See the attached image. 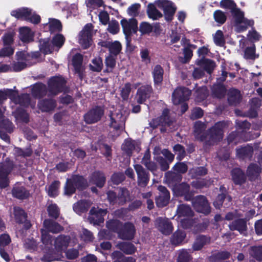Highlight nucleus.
Here are the masks:
<instances>
[{
    "label": "nucleus",
    "instance_id": "2",
    "mask_svg": "<svg viewBox=\"0 0 262 262\" xmlns=\"http://www.w3.org/2000/svg\"><path fill=\"white\" fill-rule=\"evenodd\" d=\"M67 80L62 76L51 77L48 81L50 95L56 96L66 90Z\"/></svg>",
    "mask_w": 262,
    "mask_h": 262
},
{
    "label": "nucleus",
    "instance_id": "61",
    "mask_svg": "<svg viewBox=\"0 0 262 262\" xmlns=\"http://www.w3.org/2000/svg\"><path fill=\"white\" fill-rule=\"evenodd\" d=\"M213 40L215 44L219 47H224L225 45V39L222 31L218 30L213 36Z\"/></svg>",
    "mask_w": 262,
    "mask_h": 262
},
{
    "label": "nucleus",
    "instance_id": "7",
    "mask_svg": "<svg viewBox=\"0 0 262 262\" xmlns=\"http://www.w3.org/2000/svg\"><path fill=\"white\" fill-rule=\"evenodd\" d=\"M93 28L91 23L86 24L80 33L79 42L84 49L89 48L92 45Z\"/></svg>",
    "mask_w": 262,
    "mask_h": 262
},
{
    "label": "nucleus",
    "instance_id": "17",
    "mask_svg": "<svg viewBox=\"0 0 262 262\" xmlns=\"http://www.w3.org/2000/svg\"><path fill=\"white\" fill-rule=\"evenodd\" d=\"M124 34H136L138 30V21L135 18H132L127 20L123 18L120 21Z\"/></svg>",
    "mask_w": 262,
    "mask_h": 262
},
{
    "label": "nucleus",
    "instance_id": "37",
    "mask_svg": "<svg viewBox=\"0 0 262 262\" xmlns=\"http://www.w3.org/2000/svg\"><path fill=\"white\" fill-rule=\"evenodd\" d=\"M39 50L45 55L50 54L54 51V47L49 38L39 40Z\"/></svg>",
    "mask_w": 262,
    "mask_h": 262
},
{
    "label": "nucleus",
    "instance_id": "64",
    "mask_svg": "<svg viewBox=\"0 0 262 262\" xmlns=\"http://www.w3.org/2000/svg\"><path fill=\"white\" fill-rule=\"evenodd\" d=\"M208 172L207 169L204 166H200L193 168L190 170L191 177L196 178L198 177L204 176Z\"/></svg>",
    "mask_w": 262,
    "mask_h": 262
},
{
    "label": "nucleus",
    "instance_id": "34",
    "mask_svg": "<svg viewBox=\"0 0 262 262\" xmlns=\"http://www.w3.org/2000/svg\"><path fill=\"white\" fill-rule=\"evenodd\" d=\"M211 91L213 97L221 99L225 97L227 89L223 83L219 82L213 85Z\"/></svg>",
    "mask_w": 262,
    "mask_h": 262
},
{
    "label": "nucleus",
    "instance_id": "48",
    "mask_svg": "<svg viewBox=\"0 0 262 262\" xmlns=\"http://www.w3.org/2000/svg\"><path fill=\"white\" fill-rule=\"evenodd\" d=\"M49 29L51 33L61 31L62 26L61 21L57 19H51L49 22Z\"/></svg>",
    "mask_w": 262,
    "mask_h": 262
},
{
    "label": "nucleus",
    "instance_id": "29",
    "mask_svg": "<svg viewBox=\"0 0 262 262\" xmlns=\"http://www.w3.org/2000/svg\"><path fill=\"white\" fill-rule=\"evenodd\" d=\"M13 196L19 200H23L29 198L30 194L29 191L24 186L15 185L12 190Z\"/></svg>",
    "mask_w": 262,
    "mask_h": 262
},
{
    "label": "nucleus",
    "instance_id": "28",
    "mask_svg": "<svg viewBox=\"0 0 262 262\" xmlns=\"http://www.w3.org/2000/svg\"><path fill=\"white\" fill-rule=\"evenodd\" d=\"M48 91V87L41 82H38L33 85L31 93L34 98L40 99L47 95Z\"/></svg>",
    "mask_w": 262,
    "mask_h": 262
},
{
    "label": "nucleus",
    "instance_id": "21",
    "mask_svg": "<svg viewBox=\"0 0 262 262\" xmlns=\"http://www.w3.org/2000/svg\"><path fill=\"white\" fill-rule=\"evenodd\" d=\"M195 64L202 68L204 72H206L209 74H212L216 67L214 61L205 57L197 59L195 61Z\"/></svg>",
    "mask_w": 262,
    "mask_h": 262
},
{
    "label": "nucleus",
    "instance_id": "15",
    "mask_svg": "<svg viewBox=\"0 0 262 262\" xmlns=\"http://www.w3.org/2000/svg\"><path fill=\"white\" fill-rule=\"evenodd\" d=\"M159 194L156 198V204L158 207L163 208L166 206L170 201V192L164 186L160 185L158 187Z\"/></svg>",
    "mask_w": 262,
    "mask_h": 262
},
{
    "label": "nucleus",
    "instance_id": "54",
    "mask_svg": "<svg viewBox=\"0 0 262 262\" xmlns=\"http://www.w3.org/2000/svg\"><path fill=\"white\" fill-rule=\"evenodd\" d=\"M32 153L33 151L30 146L24 149L18 147H15L14 148V155L16 157H29L32 155Z\"/></svg>",
    "mask_w": 262,
    "mask_h": 262
},
{
    "label": "nucleus",
    "instance_id": "10",
    "mask_svg": "<svg viewBox=\"0 0 262 262\" xmlns=\"http://www.w3.org/2000/svg\"><path fill=\"white\" fill-rule=\"evenodd\" d=\"M134 169L137 176L138 185L142 188L146 187L150 181V174L141 165H134Z\"/></svg>",
    "mask_w": 262,
    "mask_h": 262
},
{
    "label": "nucleus",
    "instance_id": "36",
    "mask_svg": "<svg viewBox=\"0 0 262 262\" xmlns=\"http://www.w3.org/2000/svg\"><path fill=\"white\" fill-rule=\"evenodd\" d=\"M177 213L179 217H191L194 215V212L191 207L184 204H180L178 206Z\"/></svg>",
    "mask_w": 262,
    "mask_h": 262
},
{
    "label": "nucleus",
    "instance_id": "47",
    "mask_svg": "<svg viewBox=\"0 0 262 262\" xmlns=\"http://www.w3.org/2000/svg\"><path fill=\"white\" fill-rule=\"evenodd\" d=\"M123 223L117 220H111L107 222L106 227L107 229L113 232L118 234Z\"/></svg>",
    "mask_w": 262,
    "mask_h": 262
},
{
    "label": "nucleus",
    "instance_id": "58",
    "mask_svg": "<svg viewBox=\"0 0 262 262\" xmlns=\"http://www.w3.org/2000/svg\"><path fill=\"white\" fill-rule=\"evenodd\" d=\"M173 150L177 155V159L180 161L186 156L185 147L180 144H176L173 147Z\"/></svg>",
    "mask_w": 262,
    "mask_h": 262
},
{
    "label": "nucleus",
    "instance_id": "38",
    "mask_svg": "<svg viewBox=\"0 0 262 262\" xmlns=\"http://www.w3.org/2000/svg\"><path fill=\"white\" fill-rule=\"evenodd\" d=\"M172 3L170 4H163V12L165 19L168 21H171L173 19V16L176 13L177 8L172 5Z\"/></svg>",
    "mask_w": 262,
    "mask_h": 262
},
{
    "label": "nucleus",
    "instance_id": "12",
    "mask_svg": "<svg viewBox=\"0 0 262 262\" xmlns=\"http://www.w3.org/2000/svg\"><path fill=\"white\" fill-rule=\"evenodd\" d=\"M155 227L162 234L170 235L173 230L172 223L168 219L162 217L156 218L155 221Z\"/></svg>",
    "mask_w": 262,
    "mask_h": 262
},
{
    "label": "nucleus",
    "instance_id": "44",
    "mask_svg": "<svg viewBox=\"0 0 262 262\" xmlns=\"http://www.w3.org/2000/svg\"><path fill=\"white\" fill-rule=\"evenodd\" d=\"M14 215L15 222L19 224H23L27 218L25 210L19 207L14 208Z\"/></svg>",
    "mask_w": 262,
    "mask_h": 262
},
{
    "label": "nucleus",
    "instance_id": "56",
    "mask_svg": "<svg viewBox=\"0 0 262 262\" xmlns=\"http://www.w3.org/2000/svg\"><path fill=\"white\" fill-rule=\"evenodd\" d=\"M231 12L234 19L235 26L242 24V20L245 18L244 12L236 7Z\"/></svg>",
    "mask_w": 262,
    "mask_h": 262
},
{
    "label": "nucleus",
    "instance_id": "33",
    "mask_svg": "<svg viewBox=\"0 0 262 262\" xmlns=\"http://www.w3.org/2000/svg\"><path fill=\"white\" fill-rule=\"evenodd\" d=\"M117 248L127 255H132L137 251L136 247L132 243L120 242L117 244Z\"/></svg>",
    "mask_w": 262,
    "mask_h": 262
},
{
    "label": "nucleus",
    "instance_id": "46",
    "mask_svg": "<svg viewBox=\"0 0 262 262\" xmlns=\"http://www.w3.org/2000/svg\"><path fill=\"white\" fill-rule=\"evenodd\" d=\"M76 189L71 179L68 178L64 186L63 194L70 197L76 192Z\"/></svg>",
    "mask_w": 262,
    "mask_h": 262
},
{
    "label": "nucleus",
    "instance_id": "50",
    "mask_svg": "<svg viewBox=\"0 0 262 262\" xmlns=\"http://www.w3.org/2000/svg\"><path fill=\"white\" fill-rule=\"evenodd\" d=\"M60 182L58 180H55L49 185L48 189V194L49 196L55 198L58 195V189Z\"/></svg>",
    "mask_w": 262,
    "mask_h": 262
},
{
    "label": "nucleus",
    "instance_id": "8",
    "mask_svg": "<svg viewBox=\"0 0 262 262\" xmlns=\"http://www.w3.org/2000/svg\"><path fill=\"white\" fill-rule=\"evenodd\" d=\"M191 91L184 86L178 87L172 94V100L174 105H179L189 99Z\"/></svg>",
    "mask_w": 262,
    "mask_h": 262
},
{
    "label": "nucleus",
    "instance_id": "24",
    "mask_svg": "<svg viewBox=\"0 0 262 262\" xmlns=\"http://www.w3.org/2000/svg\"><path fill=\"white\" fill-rule=\"evenodd\" d=\"M56 101L51 98L42 99L38 101V108L42 112H49L54 110L56 106Z\"/></svg>",
    "mask_w": 262,
    "mask_h": 262
},
{
    "label": "nucleus",
    "instance_id": "39",
    "mask_svg": "<svg viewBox=\"0 0 262 262\" xmlns=\"http://www.w3.org/2000/svg\"><path fill=\"white\" fill-rule=\"evenodd\" d=\"M165 177L167 182L169 185L171 186V187L175 185L180 184V183L182 179V175L175 172L169 171L167 172L166 173Z\"/></svg>",
    "mask_w": 262,
    "mask_h": 262
},
{
    "label": "nucleus",
    "instance_id": "20",
    "mask_svg": "<svg viewBox=\"0 0 262 262\" xmlns=\"http://www.w3.org/2000/svg\"><path fill=\"white\" fill-rule=\"evenodd\" d=\"M70 241L71 237L69 235L60 234L54 241L55 249L58 252L62 253L63 251L67 250Z\"/></svg>",
    "mask_w": 262,
    "mask_h": 262
},
{
    "label": "nucleus",
    "instance_id": "45",
    "mask_svg": "<svg viewBox=\"0 0 262 262\" xmlns=\"http://www.w3.org/2000/svg\"><path fill=\"white\" fill-rule=\"evenodd\" d=\"M15 103L19 104L21 106H27L31 101L30 95L27 93H23L12 99Z\"/></svg>",
    "mask_w": 262,
    "mask_h": 262
},
{
    "label": "nucleus",
    "instance_id": "11",
    "mask_svg": "<svg viewBox=\"0 0 262 262\" xmlns=\"http://www.w3.org/2000/svg\"><path fill=\"white\" fill-rule=\"evenodd\" d=\"M136 233V228L134 225L129 222L123 224L118 234L119 238L123 240L131 241Z\"/></svg>",
    "mask_w": 262,
    "mask_h": 262
},
{
    "label": "nucleus",
    "instance_id": "49",
    "mask_svg": "<svg viewBox=\"0 0 262 262\" xmlns=\"http://www.w3.org/2000/svg\"><path fill=\"white\" fill-rule=\"evenodd\" d=\"M20 39L24 43H28L33 40V36L27 27H24L20 30Z\"/></svg>",
    "mask_w": 262,
    "mask_h": 262
},
{
    "label": "nucleus",
    "instance_id": "41",
    "mask_svg": "<svg viewBox=\"0 0 262 262\" xmlns=\"http://www.w3.org/2000/svg\"><path fill=\"white\" fill-rule=\"evenodd\" d=\"M89 203L86 201H80L73 205L74 211L78 214L85 213L88 211L90 208Z\"/></svg>",
    "mask_w": 262,
    "mask_h": 262
},
{
    "label": "nucleus",
    "instance_id": "40",
    "mask_svg": "<svg viewBox=\"0 0 262 262\" xmlns=\"http://www.w3.org/2000/svg\"><path fill=\"white\" fill-rule=\"evenodd\" d=\"M147 14L148 17L153 20H157L163 16L162 13L152 3H149L147 6Z\"/></svg>",
    "mask_w": 262,
    "mask_h": 262
},
{
    "label": "nucleus",
    "instance_id": "3",
    "mask_svg": "<svg viewBox=\"0 0 262 262\" xmlns=\"http://www.w3.org/2000/svg\"><path fill=\"white\" fill-rule=\"evenodd\" d=\"M14 167V164L9 158L0 163V188H5L9 186L8 176Z\"/></svg>",
    "mask_w": 262,
    "mask_h": 262
},
{
    "label": "nucleus",
    "instance_id": "55",
    "mask_svg": "<svg viewBox=\"0 0 262 262\" xmlns=\"http://www.w3.org/2000/svg\"><path fill=\"white\" fill-rule=\"evenodd\" d=\"M92 64H90V69L93 72H100L103 68V61L100 57H95L92 61Z\"/></svg>",
    "mask_w": 262,
    "mask_h": 262
},
{
    "label": "nucleus",
    "instance_id": "31",
    "mask_svg": "<svg viewBox=\"0 0 262 262\" xmlns=\"http://www.w3.org/2000/svg\"><path fill=\"white\" fill-rule=\"evenodd\" d=\"M241 92L236 89H230L228 93V102L230 105L236 106L242 100Z\"/></svg>",
    "mask_w": 262,
    "mask_h": 262
},
{
    "label": "nucleus",
    "instance_id": "4",
    "mask_svg": "<svg viewBox=\"0 0 262 262\" xmlns=\"http://www.w3.org/2000/svg\"><path fill=\"white\" fill-rule=\"evenodd\" d=\"M171 189L176 196L183 197L186 201H191L194 196V191L191 190L190 185L186 182L175 185Z\"/></svg>",
    "mask_w": 262,
    "mask_h": 262
},
{
    "label": "nucleus",
    "instance_id": "53",
    "mask_svg": "<svg viewBox=\"0 0 262 262\" xmlns=\"http://www.w3.org/2000/svg\"><path fill=\"white\" fill-rule=\"evenodd\" d=\"M48 215L55 220L58 218L60 214V209L55 203L50 204L47 209Z\"/></svg>",
    "mask_w": 262,
    "mask_h": 262
},
{
    "label": "nucleus",
    "instance_id": "59",
    "mask_svg": "<svg viewBox=\"0 0 262 262\" xmlns=\"http://www.w3.org/2000/svg\"><path fill=\"white\" fill-rule=\"evenodd\" d=\"M65 40V37L62 34L57 33L53 37L51 41L54 47L60 49L64 45Z\"/></svg>",
    "mask_w": 262,
    "mask_h": 262
},
{
    "label": "nucleus",
    "instance_id": "57",
    "mask_svg": "<svg viewBox=\"0 0 262 262\" xmlns=\"http://www.w3.org/2000/svg\"><path fill=\"white\" fill-rule=\"evenodd\" d=\"M205 124L201 121L195 122L194 125V133L195 138L200 141V137L204 132Z\"/></svg>",
    "mask_w": 262,
    "mask_h": 262
},
{
    "label": "nucleus",
    "instance_id": "25",
    "mask_svg": "<svg viewBox=\"0 0 262 262\" xmlns=\"http://www.w3.org/2000/svg\"><path fill=\"white\" fill-rule=\"evenodd\" d=\"M262 171L261 166L254 163H250L247 167L246 173L250 181L255 180L260 176Z\"/></svg>",
    "mask_w": 262,
    "mask_h": 262
},
{
    "label": "nucleus",
    "instance_id": "23",
    "mask_svg": "<svg viewBox=\"0 0 262 262\" xmlns=\"http://www.w3.org/2000/svg\"><path fill=\"white\" fill-rule=\"evenodd\" d=\"M211 238L210 236L200 234L196 236L192 245L193 251H200L206 245L210 244Z\"/></svg>",
    "mask_w": 262,
    "mask_h": 262
},
{
    "label": "nucleus",
    "instance_id": "18",
    "mask_svg": "<svg viewBox=\"0 0 262 262\" xmlns=\"http://www.w3.org/2000/svg\"><path fill=\"white\" fill-rule=\"evenodd\" d=\"M219 191L220 193L218 194L213 202V206L217 209H221L225 199H227L229 202H231L232 200L231 196L228 194V190L224 185L220 186Z\"/></svg>",
    "mask_w": 262,
    "mask_h": 262
},
{
    "label": "nucleus",
    "instance_id": "13",
    "mask_svg": "<svg viewBox=\"0 0 262 262\" xmlns=\"http://www.w3.org/2000/svg\"><path fill=\"white\" fill-rule=\"evenodd\" d=\"M153 89L151 84H145L140 86L136 93V99L139 104H143L149 99L153 94Z\"/></svg>",
    "mask_w": 262,
    "mask_h": 262
},
{
    "label": "nucleus",
    "instance_id": "35",
    "mask_svg": "<svg viewBox=\"0 0 262 262\" xmlns=\"http://www.w3.org/2000/svg\"><path fill=\"white\" fill-rule=\"evenodd\" d=\"M32 10L28 8H21L11 12L12 16L18 19L28 20L29 16L31 15Z\"/></svg>",
    "mask_w": 262,
    "mask_h": 262
},
{
    "label": "nucleus",
    "instance_id": "1",
    "mask_svg": "<svg viewBox=\"0 0 262 262\" xmlns=\"http://www.w3.org/2000/svg\"><path fill=\"white\" fill-rule=\"evenodd\" d=\"M226 126L224 121H219L205 132L200 137V141L204 142L203 147L206 148L220 142L223 137V129Z\"/></svg>",
    "mask_w": 262,
    "mask_h": 262
},
{
    "label": "nucleus",
    "instance_id": "42",
    "mask_svg": "<svg viewBox=\"0 0 262 262\" xmlns=\"http://www.w3.org/2000/svg\"><path fill=\"white\" fill-rule=\"evenodd\" d=\"M161 126H170L172 125V121L169 115V110L168 108H164L161 115L158 117Z\"/></svg>",
    "mask_w": 262,
    "mask_h": 262
},
{
    "label": "nucleus",
    "instance_id": "19",
    "mask_svg": "<svg viewBox=\"0 0 262 262\" xmlns=\"http://www.w3.org/2000/svg\"><path fill=\"white\" fill-rule=\"evenodd\" d=\"M106 182L104 173L100 170H96L92 173L89 177V183L96 185L99 188H102Z\"/></svg>",
    "mask_w": 262,
    "mask_h": 262
},
{
    "label": "nucleus",
    "instance_id": "27",
    "mask_svg": "<svg viewBox=\"0 0 262 262\" xmlns=\"http://www.w3.org/2000/svg\"><path fill=\"white\" fill-rule=\"evenodd\" d=\"M164 69L160 64L156 65L151 72L155 87L161 86L163 80Z\"/></svg>",
    "mask_w": 262,
    "mask_h": 262
},
{
    "label": "nucleus",
    "instance_id": "9",
    "mask_svg": "<svg viewBox=\"0 0 262 262\" xmlns=\"http://www.w3.org/2000/svg\"><path fill=\"white\" fill-rule=\"evenodd\" d=\"M127 192V190L124 188H121L118 194L113 190H109L106 192L107 199L112 205H123L126 202Z\"/></svg>",
    "mask_w": 262,
    "mask_h": 262
},
{
    "label": "nucleus",
    "instance_id": "5",
    "mask_svg": "<svg viewBox=\"0 0 262 262\" xmlns=\"http://www.w3.org/2000/svg\"><path fill=\"white\" fill-rule=\"evenodd\" d=\"M192 204L198 212L204 214L205 215H208L211 212V207L207 198L202 195H199L193 197Z\"/></svg>",
    "mask_w": 262,
    "mask_h": 262
},
{
    "label": "nucleus",
    "instance_id": "30",
    "mask_svg": "<svg viewBox=\"0 0 262 262\" xmlns=\"http://www.w3.org/2000/svg\"><path fill=\"white\" fill-rule=\"evenodd\" d=\"M237 156L242 160H251L253 154V148L252 146L248 144L247 145L241 147L236 149Z\"/></svg>",
    "mask_w": 262,
    "mask_h": 262
},
{
    "label": "nucleus",
    "instance_id": "52",
    "mask_svg": "<svg viewBox=\"0 0 262 262\" xmlns=\"http://www.w3.org/2000/svg\"><path fill=\"white\" fill-rule=\"evenodd\" d=\"M211 184L210 180L207 179H201L193 181L191 183L192 187L199 189L208 187Z\"/></svg>",
    "mask_w": 262,
    "mask_h": 262
},
{
    "label": "nucleus",
    "instance_id": "60",
    "mask_svg": "<svg viewBox=\"0 0 262 262\" xmlns=\"http://www.w3.org/2000/svg\"><path fill=\"white\" fill-rule=\"evenodd\" d=\"M250 255L258 261H262V246L251 247Z\"/></svg>",
    "mask_w": 262,
    "mask_h": 262
},
{
    "label": "nucleus",
    "instance_id": "51",
    "mask_svg": "<svg viewBox=\"0 0 262 262\" xmlns=\"http://www.w3.org/2000/svg\"><path fill=\"white\" fill-rule=\"evenodd\" d=\"M121 50L122 45L119 41L115 40L111 42L108 49L110 55L117 56L120 53Z\"/></svg>",
    "mask_w": 262,
    "mask_h": 262
},
{
    "label": "nucleus",
    "instance_id": "32",
    "mask_svg": "<svg viewBox=\"0 0 262 262\" xmlns=\"http://www.w3.org/2000/svg\"><path fill=\"white\" fill-rule=\"evenodd\" d=\"M44 227L49 232L57 233L63 230V227L58 223L51 219H46L43 222Z\"/></svg>",
    "mask_w": 262,
    "mask_h": 262
},
{
    "label": "nucleus",
    "instance_id": "16",
    "mask_svg": "<svg viewBox=\"0 0 262 262\" xmlns=\"http://www.w3.org/2000/svg\"><path fill=\"white\" fill-rule=\"evenodd\" d=\"M248 220L246 218H238L233 220L229 225L231 231H237L241 234L247 235L248 231Z\"/></svg>",
    "mask_w": 262,
    "mask_h": 262
},
{
    "label": "nucleus",
    "instance_id": "14",
    "mask_svg": "<svg viewBox=\"0 0 262 262\" xmlns=\"http://www.w3.org/2000/svg\"><path fill=\"white\" fill-rule=\"evenodd\" d=\"M107 213V211L106 209H103L93 207L90 211V214L91 216H89V219L91 223L100 225L101 223L104 222V217Z\"/></svg>",
    "mask_w": 262,
    "mask_h": 262
},
{
    "label": "nucleus",
    "instance_id": "26",
    "mask_svg": "<svg viewBox=\"0 0 262 262\" xmlns=\"http://www.w3.org/2000/svg\"><path fill=\"white\" fill-rule=\"evenodd\" d=\"M77 189L79 191L85 190L89 186L88 181L84 176L79 174H73L70 178Z\"/></svg>",
    "mask_w": 262,
    "mask_h": 262
},
{
    "label": "nucleus",
    "instance_id": "6",
    "mask_svg": "<svg viewBox=\"0 0 262 262\" xmlns=\"http://www.w3.org/2000/svg\"><path fill=\"white\" fill-rule=\"evenodd\" d=\"M104 114V109L101 106H95L90 109L83 116L86 124H91L99 121Z\"/></svg>",
    "mask_w": 262,
    "mask_h": 262
},
{
    "label": "nucleus",
    "instance_id": "22",
    "mask_svg": "<svg viewBox=\"0 0 262 262\" xmlns=\"http://www.w3.org/2000/svg\"><path fill=\"white\" fill-rule=\"evenodd\" d=\"M232 180L236 185H242L246 182L247 177L240 168H234L231 171Z\"/></svg>",
    "mask_w": 262,
    "mask_h": 262
},
{
    "label": "nucleus",
    "instance_id": "43",
    "mask_svg": "<svg viewBox=\"0 0 262 262\" xmlns=\"http://www.w3.org/2000/svg\"><path fill=\"white\" fill-rule=\"evenodd\" d=\"M186 236V235L184 231L178 230L172 234L171 238V243L175 246L179 245L184 241Z\"/></svg>",
    "mask_w": 262,
    "mask_h": 262
},
{
    "label": "nucleus",
    "instance_id": "62",
    "mask_svg": "<svg viewBox=\"0 0 262 262\" xmlns=\"http://www.w3.org/2000/svg\"><path fill=\"white\" fill-rule=\"evenodd\" d=\"M254 24V21L253 19H248L247 18H244L242 20V24H240L236 26L238 32H241L246 31L249 27H253Z\"/></svg>",
    "mask_w": 262,
    "mask_h": 262
},
{
    "label": "nucleus",
    "instance_id": "63",
    "mask_svg": "<svg viewBox=\"0 0 262 262\" xmlns=\"http://www.w3.org/2000/svg\"><path fill=\"white\" fill-rule=\"evenodd\" d=\"M14 35L15 33L13 31L5 33L2 37L4 46H12L14 41Z\"/></svg>",
    "mask_w": 262,
    "mask_h": 262
}]
</instances>
